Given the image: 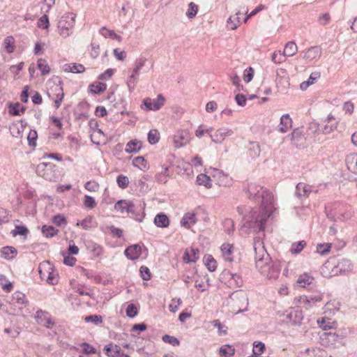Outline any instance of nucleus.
Here are the masks:
<instances>
[{
    "label": "nucleus",
    "mask_w": 357,
    "mask_h": 357,
    "mask_svg": "<svg viewBox=\"0 0 357 357\" xmlns=\"http://www.w3.org/2000/svg\"><path fill=\"white\" fill-rule=\"evenodd\" d=\"M141 149L142 142L137 139H133L126 144V152L128 153H137Z\"/></svg>",
    "instance_id": "26"
},
{
    "label": "nucleus",
    "mask_w": 357,
    "mask_h": 357,
    "mask_svg": "<svg viewBox=\"0 0 357 357\" xmlns=\"http://www.w3.org/2000/svg\"><path fill=\"white\" fill-rule=\"evenodd\" d=\"M116 182L120 188L126 189L128 186L129 179L127 176L121 174L118 176Z\"/></svg>",
    "instance_id": "57"
},
{
    "label": "nucleus",
    "mask_w": 357,
    "mask_h": 357,
    "mask_svg": "<svg viewBox=\"0 0 357 357\" xmlns=\"http://www.w3.org/2000/svg\"><path fill=\"white\" fill-rule=\"evenodd\" d=\"M263 190V187L255 182H250L245 186L244 190L248 195L249 199H256L259 197L258 195Z\"/></svg>",
    "instance_id": "15"
},
{
    "label": "nucleus",
    "mask_w": 357,
    "mask_h": 357,
    "mask_svg": "<svg viewBox=\"0 0 357 357\" xmlns=\"http://www.w3.org/2000/svg\"><path fill=\"white\" fill-rule=\"evenodd\" d=\"M211 324L215 327L218 328V335L222 336L227 334V327L223 325L219 319H215L212 321Z\"/></svg>",
    "instance_id": "42"
},
{
    "label": "nucleus",
    "mask_w": 357,
    "mask_h": 357,
    "mask_svg": "<svg viewBox=\"0 0 357 357\" xmlns=\"http://www.w3.org/2000/svg\"><path fill=\"white\" fill-rule=\"evenodd\" d=\"M38 273L42 280H45L50 284H55L58 282L56 276L58 274L54 272L53 265L50 261H43L38 266Z\"/></svg>",
    "instance_id": "7"
},
{
    "label": "nucleus",
    "mask_w": 357,
    "mask_h": 357,
    "mask_svg": "<svg viewBox=\"0 0 357 357\" xmlns=\"http://www.w3.org/2000/svg\"><path fill=\"white\" fill-rule=\"evenodd\" d=\"M29 232L28 229L24 226L17 225L11 231V234L13 236H16L17 235L26 236Z\"/></svg>",
    "instance_id": "59"
},
{
    "label": "nucleus",
    "mask_w": 357,
    "mask_h": 357,
    "mask_svg": "<svg viewBox=\"0 0 357 357\" xmlns=\"http://www.w3.org/2000/svg\"><path fill=\"white\" fill-rule=\"evenodd\" d=\"M146 62V59L144 56H140L135 61V68L132 70L133 73L139 75L140 70L144 66Z\"/></svg>",
    "instance_id": "51"
},
{
    "label": "nucleus",
    "mask_w": 357,
    "mask_h": 357,
    "mask_svg": "<svg viewBox=\"0 0 357 357\" xmlns=\"http://www.w3.org/2000/svg\"><path fill=\"white\" fill-rule=\"evenodd\" d=\"M270 217L260 209H250V212L243 217V227L250 229L253 232H260L264 230L266 220Z\"/></svg>",
    "instance_id": "3"
},
{
    "label": "nucleus",
    "mask_w": 357,
    "mask_h": 357,
    "mask_svg": "<svg viewBox=\"0 0 357 357\" xmlns=\"http://www.w3.org/2000/svg\"><path fill=\"white\" fill-rule=\"evenodd\" d=\"M77 225H80L83 229L86 230H89L96 227V222L94 221L93 218L91 216L86 217L82 220L80 223H77Z\"/></svg>",
    "instance_id": "36"
},
{
    "label": "nucleus",
    "mask_w": 357,
    "mask_h": 357,
    "mask_svg": "<svg viewBox=\"0 0 357 357\" xmlns=\"http://www.w3.org/2000/svg\"><path fill=\"white\" fill-rule=\"evenodd\" d=\"M197 183L199 185H204L206 188H211L212 187L211 178L204 174H200L197 176Z\"/></svg>",
    "instance_id": "37"
},
{
    "label": "nucleus",
    "mask_w": 357,
    "mask_h": 357,
    "mask_svg": "<svg viewBox=\"0 0 357 357\" xmlns=\"http://www.w3.org/2000/svg\"><path fill=\"white\" fill-rule=\"evenodd\" d=\"M227 305L230 306L236 313L247 311L248 298L242 290L233 292L227 299Z\"/></svg>",
    "instance_id": "4"
},
{
    "label": "nucleus",
    "mask_w": 357,
    "mask_h": 357,
    "mask_svg": "<svg viewBox=\"0 0 357 357\" xmlns=\"http://www.w3.org/2000/svg\"><path fill=\"white\" fill-rule=\"evenodd\" d=\"M312 186L304 183H298L296 186L295 195L299 199L307 198L312 192Z\"/></svg>",
    "instance_id": "16"
},
{
    "label": "nucleus",
    "mask_w": 357,
    "mask_h": 357,
    "mask_svg": "<svg viewBox=\"0 0 357 357\" xmlns=\"http://www.w3.org/2000/svg\"><path fill=\"white\" fill-rule=\"evenodd\" d=\"M87 249L95 257H98L103 253V248L100 244L95 242H89L87 245Z\"/></svg>",
    "instance_id": "27"
},
{
    "label": "nucleus",
    "mask_w": 357,
    "mask_h": 357,
    "mask_svg": "<svg viewBox=\"0 0 357 357\" xmlns=\"http://www.w3.org/2000/svg\"><path fill=\"white\" fill-rule=\"evenodd\" d=\"M38 68L40 70L42 75H47L50 71L49 65L46 60L43 59H39L38 60Z\"/></svg>",
    "instance_id": "47"
},
{
    "label": "nucleus",
    "mask_w": 357,
    "mask_h": 357,
    "mask_svg": "<svg viewBox=\"0 0 357 357\" xmlns=\"http://www.w3.org/2000/svg\"><path fill=\"white\" fill-rule=\"evenodd\" d=\"M64 71L73 73H81L85 71V67L80 63H69L64 66Z\"/></svg>",
    "instance_id": "28"
},
{
    "label": "nucleus",
    "mask_w": 357,
    "mask_h": 357,
    "mask_svg": "<svg viewBox=\"0 0 357 357\" xmlns=\"http://www.w3.org/2000/svg\"><path fill=\"white\" fill-rule=\"evenodd\" d=\"M316 76H314V73L311 74L309 79L307 81L303 82L301 85L300 88L302 91L306 90L308 86L314 83V82L317 79V78L319 77L317 74H315Z\"/></svg>",
    "instance_id": "58"
},
{
    "label": "nucleus",
    "mask_w": 357,
    "mask_h": 357,
    "mask_svg": "<svg viewBox=\"0 0 357 357\" xmlns=\"http://www.w3.org/2000/svg\"><path fill=\"white\" fill-rule=\"evenodd\" d=\"M320 53L321 52L319 47H311L305 52L303 58L309 61H312L313 59H315L317 57H319Z\"/></svg>",
    "instance_id": "31"
},
{
    "label": "nucleus",
    "mask_w": 357,
    "mask_h": 357,
    "mask_svg": "<svg viewBox=\"0 0 357 357\" xmlns=\"http://www.w3.org/2000/svg\"><path fill=\"white\" fill-rule=\"evenodd\" d=\"M240 12H238L236 13V17H229V18L227 20V24L230 26V29L234 30L236 29L240 24V17H238V15H240Z\"/></svg>",
    "instance_id": "53"
},
{
    "label": "nucleus",
    "mask_w": 357,
    "mask_h": 357,
    "mask_svg": "<svg viewBox=\"0 0 357 357\" xmlns=\"http://www.w3.org/2000/svg\"><path fill=\"white\" fill-rule=\"evenodd\" d=\"M125 255L126 257L131 260L137 259L142 254V248L139 245H132L128 246L125 250Z\"/></svg>",
    "instance_id": "17"
},
{
    "label": "nucleus",
    "mask_w": 357,
    "mask_h": 357,
    "mask_svg": "<svg viewBox=\"0 0 357 357\" xmlns=\"http://www.w3.org/2000/svg\"><path fill=\"white\" fill-rule=\"evenodd\" d=\"M256 268L261 275L268 279L275 280L278 278L280 269L277 264L271 262L269 255L266 251L260 239L255 240Z\"/></svg>",
    "instance_id": "1"
},
{
    "label": "nucleus",
    "mask_w": 357,
    "mask_h": 357,
    "mask_svg": "<svg viewBox=\"0 0 357 357\" xmlns=\"http://www.w3.org/2000/svg\"><path fill=\"white\" fill-rule=\"evenodd\" d=\"M165 98L162 94H158L157 98L151 99L146 98L144 99L143 103L148 110L157 111L159 110L165 104Z\"/></svg>",
    "instance_id": "9"
},
{
    "label": "nucleus",
    "mask_w": 357,
    "mask_h": 357,
    "mask_svg": "<svg viewBox=\"0 0 357 357\" xmlns=\"http://www.w3.org/2000/svg\"><path fill=\"white\" fill-rule=\"evenodd\" d=\"M162 340L164 342L169 343L172 346H178L180 344L179 340L176 337L169 335H164L162 337Z\"/></svg>",
    "instance_id": "60"
},
{
    "label": "nucleus",
    "mask_w": 357,
    "mask_h": 357,
    "mask_svg": "<svg viewBox=\"0 0 357 357\" xmlns=\"http://www.w3.org/2000/svg\"><path fill=\"white\" fill-rule=\"evenodd\" d=\"M322 299V296L321 295H316L314 296H301L299 298V302L301 304L305 305L306 308H308L311 306V304H314L317 302L321 301Z\"/></svg>",
    "instance_id": "21"
},
{
    "label": "nucleus",
    "mask_w": 357,
    "mask_h": 357,
    "mask_svg": "<svg viewBox=\"0 0 357 357\" xmlns=\"http://www.w3.org/2000/svg\"><path fill=\"white\" fill-rule=\"evenodd\" d=\"M306 245V242L303 240L293 243L291 245L290 252L291 254L297 255L303 250Z\"/></svg>",
    "instance_id": "40"
},
{
    "label": "nucleus",
    "mask_w": 357,
    "mask_h": 357,
    "mask_svg": "<svg viewBox=\"0 0 357 357\" xmlns=\"http://www.w3.org/2000/svg\"><path fill=\"white\" fill-rule=\"evenodd\" d=\"M76 15L73 13H66L58 22V29L59 34L66 38L69 36L73 31L75 24Z\"/></svg>",
    "instance_id": "5"
},
{
    "label": "nucleus",
    "mask_w": 357,
    "mask_h": 357,
    "mask_svg": "<svg viewBox=\"0 0 357 357\" xmlns=\"http://www.w3.org/2000/svg\"><path fill=\"white\" fill-rule=\"evenodd\" d=\"M170 223L168 216L163 213H158L154 218V224L156 227L160 228H167Z\"/></svg>",
    "instance_id": "20"
},
{
    "label": "nucleus",
    "mask_w": 357,
    "mask_h": 357,
    "mask_svg": "<svg viewBox=\"0 0 357 357\" xmlns=\"http://www.w3.org/2000/svg\"><path fill=\"white\" fill-rule=\"evenodd\" d=\"M37 174L46 180L52 181L59 176V171L55 165L50 162H43L36 167Z\"/></svg>",
    "instance_id": "6"
},
{
    "label": "nucleus",
    "mask_w": 357,
    "mask_h": 357,
    "mask_svg": "<svg viewBox=\"0 0 357 357\" xmlns=\"http://www.w3.org/2000/svg\"><path fill=\"white\" fill-rule=\"evenodd\" d=\"M325 351L319 349H307L301 352L298 357H326Z\"/></svg>",
    "instance_id": "23"
},
{
    "label": "nucleus",
    "mask_w": 357,
    "mask_h": 357,
    "mask_svg": "<svg viewBox=\"0 0 357 357\" xmlns=\"http://www.w3.org/2000/svg\"><path fill=\"white\" fill-rule=\"evenodd\" d=\"M1 257L7 259H13L17 255V250L12 246L3 247L1 251Z\"/></svg>",
    "instance_id": "35"
},
{
    "label": "nucleus",
    "mask_w": 357,
    "mask_h": 357,
    "mask_svg": "<svg viewBox=\"0 0 357 357\" xmlns=\"http://www.w3.org/2000/svg\"><path fill=\"white\" fill-rule=\"evenodd\" d=\"M233 249H234V246L232 244L223 243L221 245L220 250H221L222 256L226 261H229V262L233 261L234 259L231 256Z\"/></svg>",
    "instance_id": "24"
},
{
    "label": "nucleus",
    "mask_w": 357,
    "mask_h": 357,
    "mask_svg": "<svg viewBox=\"0 0 357 357\" xmlns=\"http://www.w3.org/2000/svg\"><path fill=\"white\" fill-rule=\"evenodd\" d=\"M284 315L294 325L300 324L303 319L302 310L298 308H291L285 312Z\"/></svg>",
    "instance_id": "14"
},
{
    "label": "nucleus",
    "mask_w": 357,
    "mask_h": 357,
    "mask_svg": "<svg viewBox=\"0 0 357 357\" xmlns=\"http://www.w3.org/2000/svg\"><path fill=\"white\" fill-rule=\"evenodd\" d=\"M35 318L38 324L47 328H52L54 326V321L52 319L50 314L46 311L38 310L36 313Z\"/></svg>",
    "instance_id": "11"
},
{
    "label": "nucleus",
    "mask_w": 357,
    "mask_h": 357,
    "mask_svg": "<svg viewBox=\"0 0 357 357\" xmlns=\"http://www.w3.org/2000/svg\"><path fill=\"white\" fill-rule=\"evenodd\" d=\"M106 354L109 357H118L121 354V349L118 345H112V344L106 345L104 348Z\"/></svg>",
    "instance_id": "34"
},
{
    "label": "nucleus",
    "mask_w": 357,
    "mask_h": 357,
    "mask_svg": "<svg viewBox=\"0 0 357 357\" xmlns=\"http://www.w3.org/2000/svg\"><path fill=\"white\" fill-rule=\"evenodd\" d=\"M38 138V134L36 130H31L28 134L27 139L29 141V144L31 146H36V140Z\"/></svg>",
    "instance_id": "62"
},
{
    "label": "nucleus",
    "mask_w": 357,
    "mask_h": 357,
    "mask_svg": "<svg viewBox=\"0 0 357 357\" xmlns=\"http://www.w3.org/2000/svg\"><path fill=\"white\" fill-rule=\"evenodd\" d=\"M233 130L229 128H221L218 129L213 134L211 133L210 137L212 142L215 144H221L227 137L232 135Z\"/></svg>",
    "instance_id": "13"
},
{
    "label": "nucleus",
    "mask_w": 357,
    "mask_h": 357,
    "mask_svg": "<svg viewBox=\"0 0 357 357\" xmlns=\"http://www.w3.org/2000/svg\"><path fill=\"white\" fill-rule=\"evenodd\" d=\"M320 133L319 125L317 123H310L306 132H304L302 128L295 129L291 133V140L296 147L299 149L305 148L312 142L319 140L320 138L316 139V137L319 135Z\"/></svg>",
    "instance_id": "2"
},
{
    "label": "nucleus",
    "mask_w": 357,
    "mask_h": 357,
    "mask_svg": "<svg viewBox=\"0 0 357 357\" xmlns=\"http://www.w3.org/2000/svg\"><path fill=\"white\" fill-rule=\"evenodd\" d=\"M191 139V135L187 130H178L174 135V144L177 149L188 144Z\"/></svg>",
    "instance_id": "10"
},
{
    "label": "nucleus",
    "mask_w": 357,
    "mask_h": 357,
    "mask_svg": "<svg viewBox=\"0 0 357 357\" xmlns=\"http://www.w3.org/2000/svg\"><path fill=\"white\" fill-rule=\"evenodd\" d=\"M198 12V6L193 2L188 4V9L186 15L189 19L194 18Z\"/></svg>",
    "instance_id": "54"
},
{
    "label": "nucleus",
    "mask_w": 357,
    "mask_h": 357,
    "mask_svg": "<svg viewBox=\"0 0 357 357\" xmlns=\"http://www.w3.org/2000/svg\"><path fill=\"white\" fill-rule=\"evenodd\" d=\"M298 47L296 44L293 41H289L285 45L283 54L284 56H292L296 53Z\"/></svg>",
    "instance_id": "32"
},
{
    "label": "nucleus",
    "mask_w": 357,
    "mask_h": 357,
    "mask_svg": "<svg viewBox=\"0 0 357 357\" xmlns=\"http://www.w3.org/2000/svg\"><path fill=\"white\" fill-rule=\"evenodd\" d=\"M114 209L121 213H126L134 214L135 213V206L134 203L131 201L125 199L119 200L114 204Z\"/></svg>",
    "instance_id": "12"
},
{
    "label": "nucleus",
    "mask_w": 357,
    "mask_h": 357,
    "mask_svg": "<svg viewBox=\"0 0 357 357\" xmlns=\"http://www.w3.org/2000/svg\"><path fill=\"white\" fill-rule=\"evenodd\" d=\"M265 349V345L263 342H259L257 344H254L253 354L249 357H261V354Z\"/></svg>",
    "instance_id": "48"
},
{
    "label": "nucleus",
    "mask_w": 357,
    "mask_h": 357,
    "mask_svg": "<svg viewBox=\"0 0 357 357\" xmlns=\"http://www.w3.org/2000/svg\"><path fill=\"white\" fill-rule=\"evenodd\" d=\"M26 108L19 102L11 104L9 107V112L14 116H20L24 113Z\"/></svg>",
    "instance_id": "38"
},
{
    "label": "nucleus",
    "mask_w": 357,
    "mask_h": 357,
    "mask_svg": "<svg viewBox=\"0 0 357 357\" xmlns=\"http://www.w3.org/2000/svg\"><path fill=\"white\" fill-rule=\"evenodd\" d=\"M191 251L192 252V257H190L187 252L184 254L183 259L187 263L195 262L199 258V256L197 255V254L199 253V250L197 249H192Z\"/></svg>",
    "instance_id": "56"
},
{
    "label": "nucleus",
    "mask_w": 357,
    "mask_h": 357,
    "mask_svg": "<svg viewBox=\"0 0 357 357\" xmlns=\"http://www.w3.org/2000/svg\"><path fill=\"white\" fill-rule=\"evenodd\" d=\"M52 222L57 226L66 225L67 221L63 215L58 214L52 218Z\"/></svg>",
    "instance_id": "64"
},
{
    "label": "nucleus",
    "mask_w": 357,
    "mask_h": 357,
    "mask_svg": "<svg viewBox=\"0 0 357 357\" xmlns=\"http://www.w3.org/2000/svg\"><path fill=\"white\" fill-rule=\"evenodd\" d=\"M84 320L86 322H93L96 325H98V324H102V317L98 314H93V315L86 317Z\"/></svg>",
    "instance_id": "63"
},
{
    "label": "nucleus",
    "mask_w": 357,
    "mask_h": 357,
    "mask_svg": "<svg viewBox=\"0 0 357 357\" xmlns=\"http://www.w3.org/2000/svg\"><path fill=\"white\" fill-rule=\"evenodd\" d=\"M261 208L260 211L268 213L271 216L274 208V197L273 193L268 190H264L261 193Z\"/></svg>",
    "instance_id": "8"
},
{
    "label": "nucleus",
    "mask_w": 357,
    "mask_h": 357,
    "mask_svg": "<svg viewBox=\"0 0 357 357\" xmlns=\"http://www.w3.org/2000/svg\"><path fill=\"white\" fill-rule=\"evenodd\" d=\"M14 41L15 40L12 36H8L4 39L3 45L8 53H12L14 51Z\"/></svg>",
    "instance_id": "52"
},
{
    "label": "nucleus",
    "mask_w": 357,
    "mask_h": 357,
    "mask_svg": "<svg viewBox=\"0 0 357 357\" xmlns=\"http://www.w3.org/2000/svg\"><path fill=\"white\" fill-rule=\"evenodd\" d=\"M346 165L351 172L357 174V158H347Z\"/></svg>",
    "instance_id": "44"
},
{
    "label": "nucleus",
    "mask_w": 357,
    "mask_h": 357,
    "mask_svg": "<svg viewBox=\"0 0 357 357\" xmlns=\"http://www.w3.org/2000/svg\"><path fill=\"white\" fill-rule=\"evenodd\" d=\"M220 353L223 357H231L235 354V349L229 344H225L220 348Z\"/></svg>",
    "instance_id": "46"
},
{
    "label": "nucleus",
    "mask_w": 357,
    "mask_h": 357,
    "mask_svg": "<svg viewBox=\"0 0 357 357\" xmlns=\"http://www.w3.org/2000/svg\"><path fill=\"white\" fill-rule=\"evenodd\" d=\"M160 133L155 129L151 130L148 133V141L151 144H155L159 142Z\"/></svg>",
    "instance_id": "49"
},
{
    "label": "nucleus",
    "mask_w": 357,
    "mask_h": 357,
    "mask_svg": "<svg viewBox=\"0 0 357 357\" xmlns=\"http://www.w3.org/2000/svg\"><path fill=\"white\" fill-rule=\"evenodd\" d=\"M313 280H314V278L313 277H312L311 275H310L307 273H304L301 274L298 277V280H297V283L298 284V285L300 287L305 288L307 286H308L310 284H312Z\"/></svg>",
    "instance_id": "30"
},
{
    "label": "nucleus",
    "mask_w": 357,
    "mask_h": 357,
    "mask_svg": "<svg viewBox=\"0 0 357 357\" xmlns=\"http://www.w3.org/2000/svg\"><path fill=\"white\" fill-rule=\"evenodd\" d=\"M331 245L330 243L318 244L317 246V252L321 255H326L330 252Z\"/></svg>",
    "instance_id": "61"
},
{
    "label": "nucleus",
    "mask_w": 357,
    "mask_h": 357,
    "mask_svg": "<svg viewBox=\"0 0 357 357\" xmlns=\"http://www.w3.org/2000/svg\"><path fill=\"white\" fill-rule=\"evenodd\" d=\"M99 33L104 36L105 38H112L118 41H121V36L117 35L114 30L107 29L105 26L102 27Z\"/></svg>",
    "instance_id": "29"
},
{
    "label": "nucleus",
    "mask_w": 357,
    "mask_h": 357,
    "mask_svg": "<svg viewBox=\"0 0 357 357\" xmlns=\"http://www.w3.org/2000/svg\"><path fill=\"white\" fill-rule=\"evenodd\" d=\"M51 83H53V85L50 87V91L53 93H63V81L60 77H53L49 84H51Z\"/></svg>",
    "instance_id": "22"
},
{
    "label": "nucleus",
    "mask_w": 357,
    "mask_h": 357,
    "mask_svg": "<svg viewBox=\"0 0 357 357\" xmlns=\"http://www.w3.org/2000/svg\"><path fill=\"white\" fill-rule=\"evenodd\" d=\"M132 165L142 171H146L149 168V163L146 158H134Z\"/></svg>",
    "instance_id": "33"
},
{
    "label": "nucleus",
    "mask_w": 357,
    "mask_h": 357,
    "mask_svg": "<svg viewBox=\"0 0 357 357\" xmlns=\"http://www.w3.org/2000/svg\"><path fill=\"white\" fill-rule=\"evenodd\" d=\"M205 264L208 270L211 272L215 271L217 268V262L211 255H208L204 257Z\"/></svg>",
    "instance_id": "50"
},
{
    "label": "nucleus",
    "mask_w": 357,
    "mask_h": 357,
    "mask_svg": "<svg viewBox=\"0 0 357 357\" xmlns=\"http://www.w3.org/2000/svg\"><path fill=\"white\" fill-rule=\"evenodd\" d=\"M42 232L47 238H51L56 235L59 230L53 226L43 225L42 227Z\"/></svg>",
    "instance_id": "41"
},
{
    "label": "nucleus",
    "mask_w": 357,
    "mask_h": 357,
    "mask_svg": "<svg viewBox=\"0 0 357 357\" xmlns=\"http://www.w3.org/2000/svg\"><path fill=\"white\" fill-rule=\"evenodd\" d=\"M292 121L289 114H286L281 116L279 130L282 132H286L291 127Z\"/></svg>",
    "instance_id": "25"
},
{
    "label": "nucleus",
    "mask_w": 357,
    "mask_h": 357,
    "mask_svg": "<svg viewBox=\"0 0 357 357\" xmlns=\"http://www.w3.org/2000/svg\"><path fill=\"white\" fill-rule=\"evenodd\" d=\"M218 177V182L219 185L227 186L229 185L231 183V179L228 176L227 174H225L223 172H218L216 174Z\"/></svg>",
    "instance_id": "39"
},
{
    "label": "nucleus",
    "mask_w": 357,
    "mask_h": 357,
    "mask_svg": "<svg viewBox=\"0 0 357 357\" xmlns=\"http://www.w3.org/2000/svg\"><path fill=\"white\" fill-rule=\"evenodd\" d=\"M324 334L326 335V338L330 342H341L342 340H343V336L342 335L337 334L335 332L325 333Z\"/></svg>",
    "instance_id": "55"
},
{
    "label": "nucleus",
    "mask_w": 357,
    "mask_h": 357,
    "mask_svg": "<svg viewBox=\"0 0 357 357\" xmlns=\"http://www.w3.org/2000/svg\"><path fill=\"white\" fill-rule=\"evenodd\" d=\"M340 273H349L353 269V264L350 260L347 259H342L338 261L337 265L335 266Z\"/></svg>",
    "instance_id": "19"
},
{
    "label": "nucleus",
    "mask_w": 357,
    "mask_h": 357,
    "mask_svg": "<svg viewBox=\"0 0 357 357\" xmlns=\"http://www.w3.org/2000/svg\"><path fill=\"white\" fill-rule=\"evenodd\" d=\"M90 89L91 93L94 94H98L101 92H103L107 89V84L103 82H98V84H90Z\"/></svg>",
    "instance_id": "45"
},
{
    "label": "nucleus",
    "mask_w": 357,
    "mask_h": 357,
    "mask_svg": "<svg viewBox=\"0 0 357 357\" xmlns=\"http://www.w3.org/2000/svg\"><path fill=\"white\" fill-rule=\"evenodd\" d=\"M196 222V213L194 212H188L185 213L183 216L181 220V225L186 229H190L191 226Z\"/></svg>",
    "instance_id": "18"
},
{
    "label": "nucleus",
    "mask_w": 357,
    "mask_h": 357,
    "mask_svg": "<svg viewBox=\"0 0 357 357\" xmlns=\"http://www.w3.org/2000/svg\"><path fill=\"white\" fill-rule=\"evenodd\" d=\"M138 76L139 74H135L132 72L130 76L128 78L126 84L130 92H132L135 89L138 81Z\"/></svg>",
    "instance_id": "43"
}]
</instances>
